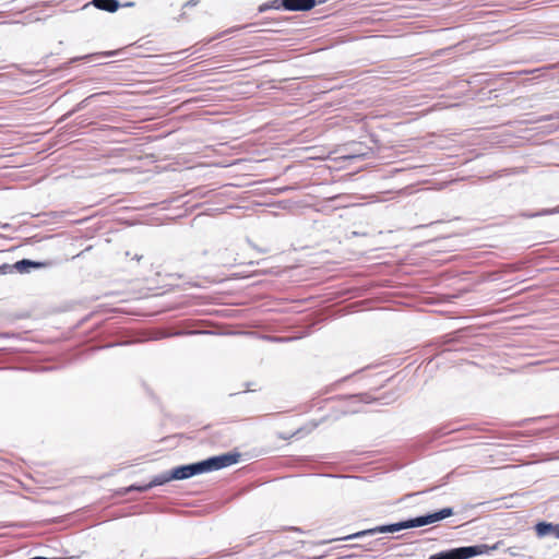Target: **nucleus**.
<instances>
[{"label": "nucleus", "instance_id": "obj_1", "mask_svg": "<svg viewBox=\"0 0 559 559\" xmlns=\"http://www.w3.org/2000/svg\"><path fill=\"white\" fill-rule=\"evenodd\" d=\"M238 453H226L218 456H213L207 460L175 467L169 474L155 476L148 484L132 485L128 490L146 491L152 487L164 485L173 479H186L198 474H203L212 471H217L228 467L238 462Z\"/></svg>", "mask_w": 559, "mask_h": 559}, {"label": "nucleus", "instance_id": "obj_2", "mask_svg": "<svg viewBox=\"0 0 559 559\" xmlns=\"http://www.w3.org/2000/svg\"><path fill=\"white\" fill-rule=\"evenodd\" d=\"M453 514H454V512H453L452 508H443L440 511L431 513V514H427V515H424V516H418V518H415V519H412V520H408V521H404V522H400V523H396V524L378 526V527H376L373 530H369V531H366V532H361V533H357V534L344 537L343 539L358 537V536H361V535H365V534H368V533H370V534H373V533H394V532H397V531H401V530H405V528L419 527V526H424V525H428V524L441 521L443 519L452 516Z\"/></svg>", "mask_w": 559, "mask_h": 559}, {"label": "nucleus", "instance_id": "obj_3", "mask_svg": "<svg viewBox=\"0 0 559 559\" xmlns=\"http://www.w3.org/2000/svg\"><path fill=\"white\" fill-rule=\"evenodd\" d=\"M479 554H481L479 547L468 546L451 549L449 551H442L430 556L429 559H468Z\"/></svg>", "mask_w": 559, "mask_h": 559}, {"label": "nucleus", "instance_id": "obj_4", "mask_svg": "<svg viewBox=\"0 0 559 559\" xmlns=\"http://www.w3.org/2000/svg\"><path fill=\"white\" fill-rule=\"evenodd\" d=\"M282 4L288 11H308L316 5V0H283Z\"/></svg>", "mask_w": 559, "mask_h": 559}, {"label": "nucleus", "instance_id": "obj_5", "mask_svg": "<svg viewBox=\"0 0 559 559\" xmlns=\"http://www.w3.org/2000/svg\"><path fill=\"white\" fill-rule=\"evenodd\" d=\"M48 264L46 262H36L31 261L27 259H23L21 261H17L16 263L12 264L13 271H16L19 273H26L29 271V269H41L46 267Z\"/></svg>", "mask_w": 559, "mask_h": 559}, {"label": "nucleus", "instance_id": "obj_6", "mask_svg": "<svg viewBox=\"0 0 559 559\" xmlns=\"http://www.w3.org/2000/svg\"><path fill=\"white\" fill-rule=\"evenodd\" d=\"M92 4L107 12H116L119 9V2L117 0H93Z\"/></svg>", "mask_w": 559, "mask_h": 559}, {"label": "nucleus", "instance_id": "obj_7", "mask_svg": "<svg viewBox=\"0 0 559 559\" xmlns=\"http://www.w3.org/2000/svg\"><path fill=\"white\" fill-rule=\"evenodd\" d=\"M13 273L12 264L4 263L0 265V275H7Z\"/></svg>", "mask_w": 559, "mask_h": 559}]
</instances>
